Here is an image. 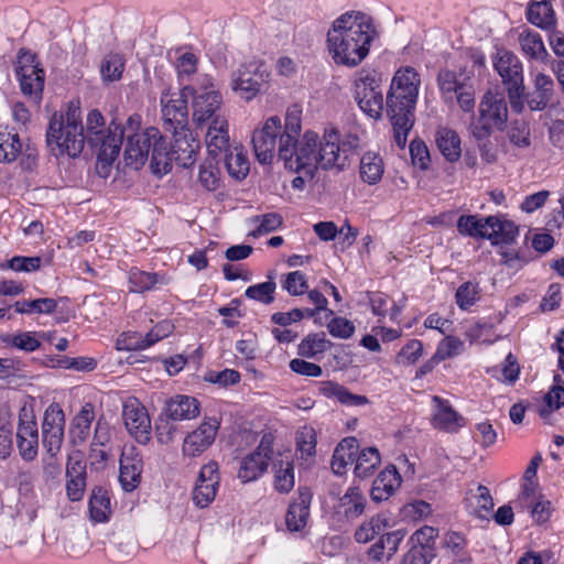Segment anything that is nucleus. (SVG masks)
Wrapping results in <instances>:
<instances>
[{
    "instance_id": "f257e3e1",
    "label": "nucleus",
    "mask_w": 564,
    "mask_h": 564,
    "mask_svg": "<svg viewBox=\"0 0 564 564\" xmlns=\"http://www.w3.org/2000/svg\"><path fill=\"white\" fill-rule=\"evenodd\" d=\"M300 131L299 117L289 115L280 137L278 156L284 161L286 169L303 172L307 177H314L317 166L343 170L358 145L356 135L340 140L334 130L326 132L322 140L313 131H306L299 140Z\"/></svg>"
},
{
    "instance_id": "f03ea898",
    "label": "nucleus",
    "mask_w": 564,
    "mask_h": 564,
    "mask_svg": "<svg viewBox=\"0 0 564 564\" xmlns=\"http://www.w3.org/2000/svg\"><path fill=\"white\" fill-rule=\"evenodd\" d=\"M376 36L377 30L370 17L360 11H348L333 21L326 35V46L335 64L352 68L368 56Z\"/></svg>"
},
{
    "instance_id": "7ed1b4c3",
    "label": "nucleus",
    "mask_w": 564,
    "mask_h": 564,
    "mask_svg": "<svg viewBox=\"0 0 564 564\" xmlns=\"http://www.w3.org/2000/svg\"><path fill=\"white\" fill-rule=\"evenodd\" d=\"M421 84L420 75L413 67L399 69L387 94V115L390 118L397 145L403 149L408 134L414 124V109Z\"/></svg>"
},
{
    "instance_id": "20e7f679",
    "label": "nucleus",
    "mask_w": 564,
    "mask_h": 564,
    "mask_svg": "<svg viewBox=\"0 0 564 564\" xmlns=\"http://www.w3.org/2000/svg\"><path fill=\"white\" fill-rule=\"evenodd\" d=\"M182 96L192 98V118L197 128H207L206 145L209 154L216 158L229 149L228 120L223 111V97L217 89L195 90L185 86Z\"/></svg>"
},
{
    "instance_id": "39448f33",
    "label": "nucleus",
    "mask_w": 564,
    "mask_h": 564,
    "mask_svg": "<svg viewBox=\"0 0 564 564\" xmlns=\"http://www.w3.org/2000/svg\"><path fill=\"white\" fill-rule=\"evenodd\" d=\"M46 142L56 156L67 154L76 158L82 153L85 137L78 107H69L65 115L55 112L51 117Z\"/></svg>"
},
{
    "instance_id": "423d86ee",
    "label": "nucleus",
    "mask_w": 564,
    "mask_h": 564,
    "mask_svg": "<svg viewBox=\"0 0 564 564\" xmlns=\"http://www.w3.org/2000/svg\"><path fill=\"white\" fill-rule=\"evenodd\" d=\"M173 143L167 150L166 142L161 134V144L153 149V173L166 174L172 169V162L182 167H189L196 161L199 142L193 137L188 128L172 130Z\"/></svg>"
},
{
    "instance_id": "0eeeda50",
    "label": "nucleus",
    "mask_w": 564,
    "mask_h": 564,
    "mask_svg": "<svg viewBox=\"0 0 564 564\" xmlns=\"http://www.w3.org/2000/svg\"><path fill=\"white\" fill-rule=\"evenodd\" d=\"M494 66L507 88L511 109L517 113H521L523 111L524 96L522 63L512 52L501 50L498 51L494 59Z\"/></svg>"
},
{
    "instance_id": "6e6552de",
    "label": "nucleus",
    "mask_w": 564,
    "mask_h": 564,
    "mask_svg": "<svg viewBox=\"0 0 564 564\" xmlns=\"http://www.w3.org/2000/svg\"><path fill=\"white\" fill-rule=\"evenodd\" d=\"M479 116L473 124V135L482 140L495 130L503 131L508 121V107L505 97L500 94L487 91L480 100Z\"/></svg>"
},
{
    "instance_id": "1a4fd4ad",
    "label": "nucleus",
    "mask_w": 564,
    "mask_h": 564,
    "mask_svg": "<svg viewBox=\"0 0 564 564\" xmlns=\"http://www.w3.org/2000/svg\"><path fill=\"white\" fill-rule=\"evenodd\" d=\"M355 99L370 118L379 119L383 110L381 76L376 70H360L355 79Z\"/></svg>"
},
{
    "instance_id": "9d476101",
    "label": "nucleus",
    "mask_w": 564,
    "mask_h": 564,
    "mask_svg": "<svg viewBox=\"0 0 564 564\" xmlns=\"http://www.w3.org/2000/svg\"><path fill=\"white\" fill-rule=\"evenodd\" d=\"M161 144V132L150 127L138 133L127 135L124 162L133 170L141 169L150 156V166L153 171V149Z\"/></svg>"
},
{
    "instance_id": "9b49d317",
    "label": "nucleus",
    "mask_w": 564,
    "mask_h": 564,
    "mask_svg": "<svg viewBox=\"0 0 564 564\" xmlns=\"http://www.w3.org/2000/svg\"><path fill=\"white\" fill-rule=\"evenodd\" d=\"M270 74L260 62L242 64L231 75V89L246 101H250L267 86Z\"/></svg>"
},
{
    "instance_id": "f8f14e48",
    "label": "nucleus",
    "mask_w": 564,
    "mask_h": 564,
    "mask_svg": "<svg viewBox=\"0 0 564 564\" xmlns=\"http://www.w3.org/2000/svg\"><path fill=\"white\" fill-rule=\"evenodd\" d=\"M15 73L23 95L35 105H40L45 79L44 70L35 63V56L31 53H20Z\"/></svg>"
},
{
    "instance_id": "ddd939ff",
    "label": "nucleus",
    "mask_w": 564,
    "mask_h": 564,
    "mask_svg": "<svg viewBox=\"0 0 564 564\" xmlns=\"http://www.w3.org/2000/svg\"><path fill=\"white\" fill-rule=\"evenodd\" d=\"M283 134L279 117H270L262 128L253 131L252 144L257 160L262 164H271L280 147Z\"/></svg>"
},
{
    "instance_id": "4468645a",
    "label": "nucleus",
    "mask_w": 564,
    "mask_h": 564,
    "mask_svg": "<svg viewBox=\"0 0 564 564\" xmlns=\"http://www.w3.org/2000/svg\"><path fill=\"white\" fill-rule=\"evenodd\" d=\"M85 143L94 150L106 148L110 140L119 139L120 145L123 140V131L119 124L113 121L106 126L105 118L97 109L89 111L84 126Z\"/></svg>"
},
{
    "instance_id": "2eb2a0df",
    "label": "nucleus",
    "mask_w": 564,
    "mask_h": 564,
    "mask_svg": "<svg viewBox=\"0 0 564 564\" xmlns=\"http://www.w3.org/2000/svg\"><path fill=\"white\" fill-rule=\"evenodd\" d=\"M274 456L273 436L264 434L258 447L241 460L238 471L239 479L243 482L258 479L267 470L269 462L273 460Z\"/></svg>"
},
{
    "instance_id": "dca6fc26",
    "label": "nucleus",
    "mask_w": 564,
    "mask_h": 564,
    "mask_svg": "<svg viewBox=\"0 0 564 564\" xmlns=\"http://www.w3.org/2000/svg\"><path fill=\"white\" fill-rule=\"evenodd\" d=\"M65 431V414L57 403H52L44 412L41 432L42 445L46 453H59Z\"/></svg>"
},
{
    "instance_id": "f3484780",
    "label": "nucleus",
    "mask_w": 564,
    "mask_h": 564,
    "mask_svg": "<svg viewBox=\"0 0 564 564\" xmlns=\"http://www.w3.org/2000/svg\"><path fill=\"white\" fill-rule=\"evenodd\" d=\"M122 419L127 431L140 444H147L151 438V420L145 406L135 398L123 403Z\"/></svg>"
},
{
    "instance_id": "a211bd4d",
    "label": "nucleus",
    "mask_w": 564,
    "mask_h": 564,
    "mask_svg": "<svg viewBox=\"0 0 564 564\" xmlns=\"http://www.w3.org/2000/svg\"><path fill=\"white\" fill-rule=\"evenodd\" d=\"M17 446L21 458L33 462L39 454V429L35 416L23 408L19 413Z\"/></svg>"
},
{
    "instance_id": "6ab92c4d",
    "label": "nucleus",
    "mask_w": 564,
    "mask_h": 564,
    "mask_svg": "<svg viewBox=\"0 0 564 564\" xmlns=\"http://www.w3.org/2000/svg\"><path fill=\"white\" fill-rule=\"evenodd\" d=\"M219 485L218 465L210 462L200 468L193 500L199 508L208 507L215 499Z\"/></svg>"
},
{
    "instance_id": "aec40b11",
    "label": "nucleus",
    "mask_w": 564,
    "mask_h": 564,
    "mask_svg": "<svg viewBox=\"0 0 564 564\" xmlns=\"http://www.w3.org/2000/svg\"><path fill=\"white\" fill-rule=\"evenodd\" d=\"M86 463L80 452L68 456L66 464V495L70 501H79L86 489Z\"/></svg>"
},
{
    "instance_id": "412c9836",
    "label": "nucleus",
    "mask_w": 564,
    "mask_h": 564,
    "mask_svg": "<svg viewBox=\"0 0 564 564\" xmlns=\"http://www.w3.org/2000/svg\"><path fill=\"white\" fill-rule=\"evenodd\" d=\"M219 423L216 419L203 422L183 442V454L195 457L206 451L215 441Z\"/></svg>"
},
{
    "instance_id": "4be33fe9",
    "label": "nucleus",
    "mask_w": 564,
    "mask_h": 564,
    "mask_svg": "<svg viewBox=\"0 0 564 564\" xmlns=\"http://www.w3.org/2000/svg\"><path fill=\"white\" fill-rule=\"evenodd\" d=\"M187 101L188 96H182V90L175 99H167V95L161 97L162 117L166 131L188 128Z\"/></svg>"
},
{
    "instance_id": "5701e85b",
    "label": "nucleus",
    "mask_w": 564,
    "mask_h": 564,
    "mask_svg": "<svg viewBox=\"0 0 564 564\" xmlns=\"http://www.w3.org/2000/svg\"><path fill=\"white\" fill-rule=\"evenodd\" d=\"M554 80L551 76L539 72L533 77V89L523 96V105L527 104L531 111H542L554 97Z\"/></svg>"
},
{
    "instance_id": "b1692460",
    "label": "nucleus",
    "mask_w": 564,
    "mask_h": 564,
    "mask_svg": "<svg viewBox=\"0 0 564 564\" xmlns=\"http://www.w3.org/2000/svg\"><path fill=\"white\" fill-rule=\"evenodd\" d=\"M142 457L134 447L126 448L120 457L119 481L124 491H133L141 482Z\"/></svg>"
},
{
    "instance_id": "393cba45",
    "label": "nucleus",
    "mask_w": 564,
    "mask_h": 564,
    "mask_svg": "<svg viewBox=\"0 0 564 564\" xmlns=\"http://www.w3.org/2000/svg\"><path fill=\"white\" fill-rule=\"evenodd\" d=\"M432 402L434 403V412L431 422L435 429L446 433H456L464 426V417L453 409L448 400L433 395Z\"/></svg>"
},
{
    "instance_id": "a878e982",
    "label": "nucleus",
    "mask_w": 564,
    "mask_h": 564,
    "mask_svg": "<svg viewBox=\"0 0 564 564\" xmlns=\"http://www.w3.org/2000/svg\"><path fill=\"white\" fill-rule=\"evenodd\" d=\"M312 494L307 488H300L297 498L289 506L285 523L290 531L303 530L310 517Z\"/></svg>"
},
{
    "instance_id": "bb28decb",
    "label": "nucleus",
    "mask_w": 564,
    "mask_h": 564,
    "mask_svg": "<svg viewBox=\"0 0 564 564\" xmlns=\"http://www.w3.org/2000/svg\"><path fill=\"white\" fill-rule=\"evenodd\" d=\"M527 20L543 31L557 26V19L551 0H531L525 11Z\"/></svg>"
},
{
    "instance_id": "cd10ccee",
    "label": "nucleus",
    "mask_w": 564,
    "mask_h": 564,
    "mask_svg": "<svg viewBox=\"0 0 564 564\" xmlns=\"http://www.w3.org/2000/svg\"><path fill=\"white\" fill-rule=\"evenodd\" d=\"M464 505L468 513L486 519L494 508V500L486 486L477 485L466 492Z\"/></svg>"
},
{
    "instance_id": "c85d7f7f",
    "label": "nucleus",
    "mask_w": 564,
    "mask_h": 564,
    "mask_svg": "<svg viewBox=\"0 0 564 564\" xmlns=\"http://www.w3.org/2000/svg\"><path fill=\"white\" fill-rule=\"evenodd\" d=\"M164 414L173 421L192 420L199 414V403L193 397L177 394L166 401Z\"/></svg>"
},
{
    "instance_id": "c756f323",
    "label": "nucleus",
    "mask_w": 564,
    "mask_h": 564,
    "mask_svg": "<svg viewBox=\"0 0 564 564\" xmlns=\"http://www.w3.org/2000/svg\"><path fill=\"white\" fill-rule=\"evenodd\" d=\"M401 485V476L394 466L387 467L372 482L371 498L381 502L388 500Z\"/></svg>"
},
{
    "instance_id": "7c9ffc66",
    "label": "nucleus",
    "mask_w": 564,
    "mask_h": 564,
    "mask_svg": "<svg viewBox=\"0 0 564 564\" xmlns=\"http://www.w3.org/2000/svg\"><path fill=\"white\" fill-rule=\"evenodd\" d=\"M486 224L489 227L485 238L489 239L492 245L512 243L519 234V228L513 221L498 216H488Z\"/></svg>"
},
{
    "instance_id": "2f4dec72",
    "label": "nucleus",
    "mask_w": 564,
    "mask_h": 564,
    "mask_svg": "<svg viewBox=\"0 0 564 564\" xmlns=\"http://www.w3.org/2000/svg\"><path fill=\"white\" fill-rule=\"evenodd\" d=\"M273 473L274 488L281 494L290 492L294 487V465L290 455L278 454L274 456Z\"/></svg>"
},
{
    "instance_id": "473e14b6",
    "label": "nucleus",
    "mask_w": 564,
    "mask_h": 564,
    "mask_svg": "<svg viewBox=\"0 0 564 564\" xmlns=\"http://www.w3.org/2000/svg\"><path fill=\"white\" fill-rule=\"evenodd\" d=\"M359 451V443L356 437L344 438L335 448L332 458V469L336 475L346 473L348 465L356 462V455Z\"/></svg>"
},
{
    "instance_id": "72a5a7b5",
    "label": "nucleus",
    "mask_w": 564,
    "mask_h": 564,
    "mask_svg": "<svg viewBox=\"0 0 564 564\" xmlns=\"http://www.w3.org/2000/svg\"><path fill=\"white\" fill-rule=\"evenodd\" d=\"M521 51L523 54L534 61L543 63L549 62L551 58L550 53L546 51L541 35L530 29L523 30L518 37Z\"/></svg>"
},
{
    "instance_id": "f704fd0d",
    "label": "nucleus",
    "mask_w": 564,
    "mask_h": 564,
    "mask_svg": "<svg viewBox=\"0 0 564 564\" xmlns=\"http://www.w3.org/2000/svg\"><path fill=\"white\" fill-rule=\"evenodd\" d=\"M319 392L324 397L336 399L341 404L348 406H361L369 402L367 397L354 394L347 388L334 381H322L319 383Z\"/></svg>"
},
{
    "instance_id": "c9c22d12",
    "label": "nucleus",
    "mask_w": 564,
    "mask_h": 564,
    "mask_svg": "<svg viewBox=\"0 0 564 564\" xmlns=\"http://www.w3.org/2000/svg\"><path fill=\"white\" fill-rule=\"evenodd\" d=\"M435 142L440 152L448 162H456L460 158V138L454 130L445 127L438 128Z\"/></svg>"
},
{
    "instance_id": "e433bc0d",
    "label": "nucleus",
    "mask_w": 564,
    "mask_h": 564,
    "mask_svg": "<svg viewBox=\"0 0 564 564\" xmlns=\"http://www.w3.org/2000/svg\"><path fill=\"white\" fill-rule=\"evenodd\" d=\"M366 498L357 487H349L345 495L339 499L338 508L347 519H356L365 511Z\"/></svg>"
},
{
    "instance_id": "4c0bfd02",
    "label": "nucleus",
    "mask_w": 564,
    "mask_h": 564,
    "mask_svg": "<svg viewBox=\"0 0 564 564\" xmlns=\"http://www.w3.org/2000/svg\"><path fill=\"white\" fill-rule=\"evenodd\" d=\"M94 419V406L90 403L85 404L72 423L70 435L74 443H83L88 438Z\"/></svg>"
},
{
    "instance_id": "58836bf2",
    "label": "nucleus",
    "mask_w": 564,
    "mask_h": 564,
    "mask_svg": "<svg viewBox=\"0 0 564 564\" xmlns=\"http://www.w3.org/2000/svg\"><path fill=\"white\" fill-rule=\"evenodd\" d=\"M381 457L376 447H367L358 451L355 462V474L359 478H367L379 466Z\"/></svg>"
},
{
    "instance_id": "ea45409f",
    "label": "nucleus",
    "mask_w": 564,
    "mask_h": 564,
    "mask_svg": "<svg viewBox=\"0 0 564 564\" xmlns=\"http://www.w3.org/2000/svg\"><path fill=\"white\" fill-rule=\"evenodd\" d=\"M22 150L18 133L0 129V162L11 163L17 160Z\"/></svg>"
},
{
    "instance_id": "a19ab883",
    "label": "nucleus",
    "mask_w": 564,
    "mask_h": 564,
    "mask_svg": "<svg viewBox=\"0 0 564 564\" xmlns=\"http://www.w3.org/2000/svg\"><path fill=\"white\" fill-rule=\"evenodd\" d=\"M382 173V159L373 152L365 153L360 160L361 178L368 184H376L381 180Z\"/></svg>"
},
{
    "instance_id": "79ce46f5",
    "label": "nucleus",
    "mask_w": 564,
    "mask_h": 564,
    "mask_svg": "<svg viewBox=\"0 0 564 564\" xmlns=\"http://www.w3.org/2000/svg\"><path fill=\"white\" fill-rule=\"evenodd\" d=\"M388 527V519L381 516H375L368 521L361 523L355 531V540L358 543H368L376 535L381 534Z\"/></svg>"
},
{
    "instance_id": "37998d69",
    "label": "nucleus",
    "mask_w": 564,
    "mask_h": 564,
    "mask_svg": "<svg viewBox=\"0 0 564 564\" xmlns=\"http://www.w3.org/2000/svg\"><path fill=\"white\" fill-rule=\"evenodd\" d=\"M225 165L230 176L242 180L249 173V160L241 149L235 148L226 153Z\"/></svg>"
},
{
    "instance_id": "c03bdc74",
    "label": "nucleus",
    "mask_w": 564,
    "mask_h": 564,
    "mask_svg": "<svg viewBox=\"0 0 564 564\" xmlns=\"http://www.w3.org/2000/svg\"><path fill=\"white\" fill-rule=\"evenodd\" d=\"M121 145L119 139H112L110 140V143L100 150L97 151V164L96 170L97 173L102 176L107 177L110 173V166L115 162V160L118 158L120 152Z\"/></svg>"
},
{
    "instance_id": "a18cd8bd",
    "label": "nucleus",
    "mask_w": 564,
    "mask_h": 564,
    "mask_svg": "<svg viewBox=\"0 0 564 564\" xmlns=\"http://www.w3.org/2000/svg\"><path fill=\"white\" fill-rule=\"evenodd\" d=\"M330 343L324 333L310 334L299 345V355L306 358H314L316 355L326 351Z\"/></svg>"
},
{
    "instance_id": "49530a36",
    "label": "nucleus",
    "mask_w": 564,
    "mask_h": 564,
    "mask_svg": "<svg viewBox=\"0 0 564 564\" xmlns=\"http://www.w3.org/2000/svg\"><path fill=\"white\" fill-rule=\"evenodd\" d=\"M487 217L478 218L476 215H463L457 220V230L462 235L485 238L488 229Z\"/></svg>"
},
{
    "instance_id": "de8ad7c7",
    "label": "nucleus",
    "mask_w": 564,
    "mask_h": 564,
    "mask_svg": "<svg viewBox=\"0 0 564 564\" xmlns=\"http://www.w3.org/2000/svg\"><path fill=\"white\" fill-rule=\"evenodd\" d=\"M89 510L95 521L102 522L107 519L110 511V499L107 492L101 488L93 490V495L89 499Z\"/></svg>"
},
{
    "instance_id": "09e8293b",
    "label": "nucleus",
    "mask_w": 564,
    "mask_h": 564,
    "mask_svg": "<svg viewBox=\"0 0 564 564\" xmlns=\"http://www.w3.org/2000/svg\"><path fill=\"white\" fill-rule=\"evenodd\" d=\"M316 432L311 426H303L296 433V447L301 458L313 457L316 453Z\"/></svg>"
},
{
    "instance_id": "8fccbe9b",
    "label": "nucleus",
    "mask_w": 564,
    "mask_h": 564,
    "mask_svg": "<svg viewBox=\"0 0 564 564\" xmlns=\"http://www.w3.org/2000/svg\"><path fill=\"white\" fill-rule=\"evenodd\" d=\"M54 299L44 297L32 301H18L14 303L15 311L21 314L52 313L56 308Z\"/></svg>"
},
{
    "instance_id": "3c124183",
    "label": "nucleus",
    "mask_w": 564,
    "mask_h": 564,
    "mask_svg": "<svg viewBox=\"0 0 564 564\" xmlns=\"http://www.w3.org/2000/svg\"><path fill=\"white\" fill-rule=\"evenodd\" d=\"M124 63L118 54H110L104 58L100 66V74L105 82H116L121 78Z\"/></svg>"
},
{
    "instance_id": "603ef678",
    "label": "nucleus",
    "mask_w": 564,
    "mask_h": 564,
    "mask_svg": "<svg viewBox=\"0 0 564 564\" xmlns=\"http://www.w3.org/2000/svg\"><path fill=\"white\" fill-rule=\"evenodd\" d=\"M409 550L403 555L402 564H430L435 557V547L408 544Z\"/></svg>"
},
{
    "instance_id": "864d4df0",
    "label": "nucleus",
    "mask_w": 564,
    "mask_h": 564,
    "mask_svg": "<svg viewBox=\"0 0 564 564\" xmlns=\"http://www.w3.org/2000/svg\"><path fill=\"white\" fill-rule=\"evenodd\" d=\"M251 223L257 225L251 235L259 237L276 230L282 225V217L278 213H269L253 217Z\"/></svg>"
},
{
    "instance_id": "5fc2aeb1",
    "label": "nucleus",
    "mask_w": 564,
    "mask_h": 564,
    "mask_svg": "<svg viewBox=\"0 0 564 564\" xmlns=\"http://www.w3.org/2000/svg\"><path fill=\"white\" fill-rule=\"evenodd\" d=\"M456 303L459 308L468 310L479 300V288L477 283L465 282L456 291Z\"/></svg>"
},
{
    "instance_id": "6e6d98bb",
    "label": "nucleus",
    "mask_w": 564,
    "mask_h": 564,
    "mask_svg": "<svg viewBox=\"0 0 564 564\" xmlns=\"http://www.w3.org/2000/svg\"><path fill=\"white\" fill-rule=\"evenodd\" d=\"M158 282V274L132 269L129 273L130 290L144 292L150 290Z\"/></svg>"
},
{
    "instance_id": "4d7b16f0",
    "label": "nucleus",
    "mask_w": 564,
    "mask_h": 564,
    "mask_svg": "<svg viewBox=\"0 0 564 564\" xmlns=\"http://www.w3.org/2000/svg\"><path fill=\"white\" fill-rule=\"evenodd\" d=\"M117 346L122 350H139L150 347L151 344L148 343L147 335L143 336L139 332H126L119 336Z\"/></svg>"
},
{
    "instance_id": "13d9d810",
    "label": "nucleus",
    "mask_w": 564,
    "mask_h": 564,
    "mask_svg": "<svg viewBox=\"0 0 564 564\" xmlns=\"http://www.w3.org/2000/svg\"><path fill=\"white\" fill-rule=\"evenodd\" d=\"M282 288L286 290L289 294L297 296L307 291L308 284L304 273L301 271H293L285 275L282 281Z\"/></svg>"
},
{
    "instance_id": "bf43d9fd",
    "label": "nucleus",
    "mask_w": 564,
    "mask_h": 564,
    "mask_svg": "<svg viewBox=\"0 0 564 564\" xmlns=\"http://www.w3.org/2000/svg\"><path fill=\"white\" fill-rule=\"evenodd\" d=\"M276 284L274 281H267L256 285H251L246 290V296L259 301L264 304H269L273 301V293Z\"/></svg>"
},
{
    "instance_id": "052dcab7",
    "label": "nucleus",
    "mask_w": 564,
    "mask_h": 564,
    "mask_svg": "<svg viewBox=\"0 0 564 564\" xmlns=\"http://www.w3.org/2000/svg\"><path fill=\"white\" fill-rule=\"evenodd\" d=\"M423 345L417 339L410 340L398 354L397 364L412 365L422 356Z\"/></svg>"
},
{
    "instance_id": "680f3d73",
    "label": "nucleus",
    "mask_w": 564,
    "mask_h": 564,
    "mask_svg": "<svg viewBox=\"0 0 564 564\" xmlns=\"http://www.w3.org/2000/svg\"><path fill=\"white\" fill-rule=\"evenodd\" d=\"M198 180L206 189L215 191L220 182L219 171L210 161L205 162L199 167Z\"/></svg>"
},
{
    "instance_id": "e2e57ef3",
    "label": "nucleus",
    "mask_w": 564,
    "mask_h": 564,
    "mask_svg": "<svg viewBox=\"0 0 564 564\" xmlns=\"http://www.w3.org/2000/svg\"><path fill=\"white\" fill-rule=\"evenodd\" d=\"M508 138L512 144L519 148H528L531 144L530 128L525 122L516 121L509 132Z\"/></svg>"
},
{
    "instance_id": "0e129e2a",
    "label": "nucleus",
    "mask_w": 564,
    "mask_h": 564,
    "mask_svg": "<svg viewBox=\"0 0 564 564\" xmlns=\"http://www.w3.org/2000/svg\"><path fill=\"white\" fill-rule=\"evenodd\" d=\"M410 155L412 163L421 170H426L430 164V153L422 140L414 139L410 143Z\"/></svg>"
},
{
    "instance_id": "69168bd1",
    "label": "nucleus",
    "mask_w": 564,
    "mask_h": 564,
    "mask_svg": "<svg viewBox=\"0 0 564 564\" xmlns=\"http://www.w3.org/2000/svg\"><path fill=\"white\" fill-rule=\"evenodd\" d=\"M59 453H46L42 458V471L45 480H53L61 476L62 464L58 459Z\"/></svg>"
},
{
    "instance_id": "338daca9",
    "label": "nucleus",
    "mask_w": 564,
    "mask_h": 564,
    "mask_svg": "<svg viewBox=\"0 0 564 564\" xmlns=\"http://www.w3.org/2000/svg\"><path fill=\"white\" fill-rule=\"evenodd\" d=\"M170 417H167L164 413L161 414L156 421L155 432L159 443L169 444L173 441L174 434L176 432V426L170 422Z\"/></svg>"
},
{
    "instance_id": "774afa93",
    "label": "nucleus",
    "mask_w": 564,
    "mask_h": 564,
    "mask_svg": "<svg viewBox=\"0 0 564 564\" xmlns=\"http://www.w3.org/2000/svg\"><path fill=\"white\" fill-rule=\"evenodd\" d=\"M437 83L443 95L457 93L464 85L457 80L456 74L448 69L438 73Z\"/></svg>"
}]
</instances>
